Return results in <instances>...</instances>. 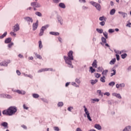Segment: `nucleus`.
I'll return each mask as SVG.
<instances>
[{"instance_id": "20", "label": "nucleus", "mask_w": 131, "mask_h": 131, "mask_svg": "<svg viewBox=\"0 0 131 131\" xmlns=\"http://www.w3.org/2000/svg\"><path fill=\"white\" fill-rule=\"evenodd\" d=\"M49 34H51V35L58 36L60 35V33L57 32H49Z\"/></svg>"}, {"instance_id": "45", "label": "nucleus", "mask_w": 131, "mask_h": 131, "mask_svg": "<svg viewBox=\"0 0 131 131\" xmlns=\"http://www.w3.org/2000/svg\"><path fill=\"white\" fill-rule=\"evenodd\" d=\"M103 69L102 67H98L97 70V72H102L103 71Z\"/></svg>"}, {"instance_id": "21", "label": "nucleus", "mask_w": 131, "mask_h": 131, "mask_svg": "<svg viewBox=\"0 0 131 131\" xmlns=\"http://www.w3.org/2000/svg\"><path fill=\"white\" fill-rule=\"evenodd\" d=\"M11 41H12V38L11 37L7 38L5 40V43H10Z\"/></svg>"}, {"instance_id": "60", "label": "nucleus", "mask_w": 131, "mask_h": 131, "mask_svg": "<svg viewBox=\"0 0 131 131\" xmlns=\"http://www.w3.org/2000/svg\"><path fill=\"white\" fill-rule=\"evenodd\" d=\"M54 129L55 131H59L60 130V129H59V127H54Z\"/></svg>"}, {"instance_id": "11", "label": "nucleus", "mask_w": 131, "mask_h": 131, "mask_svg": "<svg viewBox=\"0 0 131 131\" xmlns=\"http://www.w3.org/2000/svg\"><path fill=\"white\" fill-rule=\"evenodd\" d=\"M15 92V93H17V94H19V95H25V94H26V92L23 90L20 91L19 90H17Z\"/></svg>"}, {"instance_id": "31", "label": "nucleus", "mask_w": 131, "mask_h": 131, "mask_svg": "<svg viewBox=\"0 0 131 131\" xmlns=\"http://www.w3.org/2000/svg\"><path fill=\"white\" fill-rule=\"evenodd\" d=\"M106 19L107 18L104 16L99 17L100 21H106Z\"/></svg>"}, {"instance_id": "49", "label": "nucleus", "mask_w": 131, "mask_h": 131, "mask_svg": "<svg viewBox=\"0 0 131 131\" xmlns=\"http://www.w3.org/2000/svg\"><path fill=\"white\" fill-rule=\"evenodd\" d=\"M128 23L126 24V27H129L130 28L131 27V23L127 21Z\"/></svg>"}, {"instance_id": "32", "label": "nucleus", "mask_w": 131, "mask_h": 131, "mask_svg": "<svg viewBox=\"0 0 131 131\" xmlns=\"http://www.w3.org/2000/svg\"><path fill=\"white\" fill-rule=\"evenodd\" d=\"M96 31H97V32H98V33H100V34L102 33H103L104 32H103V30L102 29H96Z\"/></svg>"}, {"instance_id": "1", "label": "nucleus", "mask_w": 131, "mask_h": 131, "mask_svg": "<svg viewBox=\"0 0 131 131\" xmlns=\"http://www.w3.org/2000/svg\"><path fill=\"white\" fill-rule=\"evenodd\" d=\"M63 59L65 61L66 64H68L70 68H73L72 61H71L74 59L73 58V51L71 50L68 53V56H64Z\"/></svg>"}, {"instance_id": "16", "label": "nucleus", "mask_w": 131, "mask_h": 131, "mask_svg": "<svg viewBox=\"0 0 131 131\" xmlns=\"http://www.w3.org/2000/svg\"><path fill=\"white\" fill-rule=\"evenodd\" d=\"M92 65L93 67H94L95 68H97V67H98V62H97V60L95 59L93 61V62Z\"/></svg>"}, {"instance_id": "62", "label": "nucleus", "mask_w": 131, "mask_h": 131, "mask_svg": "<svg viewBox=\"0 0 131 131\" xmlns=\"http://www.w3.org/2000/svg\"><path fill=\"white\" fill-rule=\"evenodd\" d=\"M16 73L17 74V75H21V72H20V71L19 70H16Z\"/></svg>"}, {"instance_id": "37", "label": "nucleus", "mask_w": 131, "mask_h": 131, "mask_svg": "<svg viewBox=\"0 0 131 131\" xmlns=\"http://www.w3.org/2000/svg\"><path fill=\"white\" fill-rule=\"evenodd\" d=\"M38 43H39V48L40 50H41V49H42V43L41 42V41L40 40L39 41Z\"/></svg>"}, {"instance_id": "9", "label": "nucleus", "mask_w": 131, "mask_h": 131, "mask_svg": "<svg viewBox=\"0 0 131 131\" xmlns=\"http://www.w3.org/2000/svg\"><path fill=\"white\" fill-rule=\"evenodd\" d=\"M1 98H6L7 99H12V96L9 94H0Z\"/></svg>"}, {"instance_id": "58", "label": "nucleus", "mask_w": 131, "mask_h": 131, "mask_svg": "<svg viewBox=\"0 0 131 131\" xmlns=\"http://www.w3.org/2000/svg\"><path fill=\"white\" fill-rule=\"evenodd\" d=\"M104 95L107 96V97H109V96H110V93L106 92V93H104Z\"/></svg>"}, {"instance_id": "27", "label": "nucleus", "mask_w": 131, "mask_h": 131, "mask_svg": "<svg viewBox=\"0 0 131 131\" xmlns=\"http://www.w3.org/2000/svg\"><path fill=\"white\" fill-rule=\"evenodd\" d=\"M98 81V79H96L95 80H91V83L92 85L96 84V83Z\"/></svg>"}, {"instance_id": "30", "label": "nucleus", "mask_w": 131, "mask_h": 131, "mask_svg": "<svg viewBox=\"0 0 131 131\" xmlns=\"http://www.w3.org/2000/svg\"><path fill=\"white\" fill-rule=\"evenodd\" d=\"M115 12H116L115 9H113L111 10L110 14V15H114V14H115Z\"/></svg>"}, {"instance_id": "59", "label": "nucleus", "mask_w": 131, "mask_h": 131, "mask_svg": "<svg viewBox=\"0 0 131 131\" xmlns=\"http://www.w3.org/2000/svg\"><path fill=\"white\" fill-rule=\"evenodd\" d=\"M82 10H88V9H89V7L83 6L82 7Z\"/></svg>"}, {"instance_id": "25", "label": "nucleus", "mask_w": 131, "mask_h": 131, "mask_svg": "<svg viewBox=\"0 0 131 131\" xmlns=\"http://www.w3.org/2000/svg\"><path fill=\"white\" fill-rule=\"evenodd\" d=\"M59 6L60 8H61L62 9H65V8H66V6H65V4L63 3H60Z\"/></svg>"}, {"instance_id": "5", "label": "nucleus", "mask_w": 131, "mask_h": 131, "mask_svg": "<svg viewBox=\"0 0 131 131\" xmlns=\"http://www.w3.org/2000/svg\"><path fill=\"white\" fill-rule=\"evenodd\" d=\"M31 6L32 7H33V8H40L41 7V5L40 4L37 3V2H32L31 3Z\"/></svg>"}, {"instance_id": "34", "label": "nucleus", "mask_w": 131, "mask_h": 131, "mask_svg": "<svg viewBox=\"0 0 131 131\" xmlns=\"http://www.w3.org/2000/svg\"><path fill=\"white\" fill-rule=\"evenodd\" d=\"M35 14L38 17H41V16H42V14H41V13L38 11L36 12Z\"/></svg>"}, {"instance_id": "18", "label": "nucleus", "mask_w": 131, "mask_h": 131, "mask_svg": "<svg viewBox=\"0 0 131 131\" xmlns=\"http://www.w3.org/2000/svg\"><path fill=\"white\" fill-rule=\"evenodd\" d=\"M94 127L98 130H101V129H102V127L101 126V125H100V124H96L94 125Z\"/></svg>"}, {"instance_id": "7", "label": "nucleus", "mask_w": 131, "mask_h": 131, "mask_svg": "<svg viewBox=\"0 0 131 131\" xmlns=\"http://www.w3.org/2000/svg\"><path fill=\"white\" fill-rule=\"evenodd\" d=\"M37 27H38V20H36L35 23L33 24V31H35V30H36V29H37Z\"/></svg>"}, {"instance_id": "44", "label": "nucleus", "mask_w": 131, "mask_h": 131, "mask_svg": "<svg viewBox=\"0 0 131 131\" xmlns=\"http://www.w3.org/2000/svg\"><path fill=\"white\" fill-rule=\"evenodd\" d=\"M95 76L96 77V78H100L101 74L99 73H95Z\"/></svg>"}, {"instance_id": "8", "label": "nucleus", "mask_w": 131, "mask_h": 131, "mask_svg": "<svg viewBox=\"0 0 131 131\" xmlns=\"http://www.w3.org/2000/svg\"><path fill=\"white\" fill-rule=\"evenodd\" d=\"M19 30H20V26H19V24H16L14 26L13 31L14 32H17V31H19Z\"/></svg>"}, {"instance_id": "43", "label": "nucleus", "mask_w": 131, "mask_h": 131, "mask_svg": "<svg viewBox=\"0 0 131 131\" xmlns=\"http://www.w3.org/2000/svg\"><path fill=\"white\" fill-rule=\"evenodd\" d=\"M103 34L104 36V37H105V38H108V33H107V32H104L103 33Z\"/></svg>"}, {"instance_id": "28", "label": "nucleus", "mask_w": 131, "mask_h": 131, "mask_svg": "<svg viewBox=\"0 0 131 131\" xmlns=\"http://www.w3.org/2000/svg\"><path fill=\"white\" fill-rule=\"evenodd\" d=\"M105 79H106V77L103 75V77L100 78V81H101V82H105L106 81Z\"/></svg>"}, {"instance_id": "23", "label": "nucleus", "mask_w": 131, "mask_h": 131, "mask_svg": "<svg viewBox=\"0 0 131 131\" xmlns=\"http://www.w3.org/2000/svg\"><path fill=\"white\" fill-rule=\"evenodd\" d=\"M123 131H131V126H127L125 127V128L123 129Z\"/></svg>"}, {"instance_id": "15", "label": "nucleus", "mask_w": 131, "mask_h": 131, "mask_svg": "<svg viewBox=\"0 0 131 131\" xmlns=\"http://www.w3.org/2000/svg\"><path fill=\"white\" fill-rule=\"evenodd\" d=\"M9 63H10V61L8 62H6V61H3L0 63V66H5L6 67H7V66H8V64H9Z\"/></svg>"}, {"instance_id": "40", "label": "nucleus", "mask_w": 131, "mask_h": 131, "mask_svg": "<svg viewBox=\"0 0 131 131\" xmlns=\"http://www.w3.org/2000/svg\"><path fill=\"white\" fill-rule=\"evenodd\" d=\"M33 97L35 99H36V98H39V95L37 94H33Z\"/></svg>"}, {"instance_id": "57", "label": "nucleus", "mask_w": 131, "mask_h": 131, "mask_svg": "<svg viewBox=\"0 0 131 131\" xmlns=\"http://www.w3.org/2000/svg\"><path fill=\"white\" fill-rule=\"evenodd\" d=\"M100 25H101V26H104V25H105V21H102L101 22H100L99 23Z\"/></svg>"}, {"instance_id": "22", "label": "nucleus", "mask_w": 131, "mask_h": 131, "mask_svg": "<svg viewBox=\"0 0 131 131\" xmlns=\"http://www.w3.org/2000/svg\"><path fill=\"white\" fill-rule=\"evenodd\" d=\"M115 62H116V58H114L111 60L110 64L111 65H114V64H115Z\"/></svg>"}, {"instance_id": "38", "label": "nucleus", "mask_w": 131, "mask_h": 131, "mask_svg": "<svg viewBox=\"0 0 131 131\" xmlns=\"http://www.w3.org/2000/svg\"><path fill=\"white\" fill-rule=\"evenodd\" d=\"M24 76H25L26 77H29L30 78H33V76H32V75H28L24 74Z\"/></svg>"}, {"instance_id": "33", "label": "nucleus", "mask_w": 131, "mask_h": 131, "mask_svg": "<svg viewBox=\"0 0 131 131\" xmlns=\"http://www.w3.org/2000/svg\"><path fill=\"white\" fill-rule=\"evenodd\" d=\"M121 57L122 59H125L127 57V54L126 53H123V54L121 55Z\"/></svg>"}, {"instance_id": "29", "label": "nucleus", "mask_w": 131, "mask_h": 131, "mask_svg": "<svg viewBox=\"0 0 131 131\" xmlns=\"http://www.w3.org/2000/svg\"><path fill=\"white\" fill-rule=\"evenodd\" d=\"M7 34H8V33L7 32H5V33L0 36V39H3V38H4V37H5V36H7Z\"/></svg>"}, {"instance_id": "52", "label": "nucleus", "mask_w": 131, "mask_h": 131, "mask_svg": "<svg viewBox=\"0 0 131 131\" xmlns=\"http://www.w3.org/2000/svg\"><path fill=\"white\" fill-rule=\"evenodd\" d=\"M97 93L99 94V96H103V94H102L101 90H97Z\"/></svg>"}, {"instance_id": "14", "label": "nucleus", "mask_w": 131, "mask_h": 131, "mask_svg": "<svg viewBox=\"0 0 131 131\" xmlns=\"http://www.w3.org/2000/svg\"><path fill=\"white\" fill-rule=\"evenodd\" d=\"M2 126H4V128H9V126H8V123L7 122H3L1 123Z\"/></svg>"}, {"instance_id": "48", "label": "nucleus", "mask_w": 131, "mask_h": 131, "mask_svg": "<svg viewBox=\"0 0 131 131\" xmlns=\"http://www.w3.org/2000/svg\"><path fill=\"white\" fill-rule=\"evenodd\" d=\"M116 57L117 61H119V60H120V57L119 56V55L116 54Z\"/></svg>"}, {"instance_id": "54", "label": "nucleus", "mask_w": 131, "mask_h": 131, "mask_svg": "<svg viewBox=\"0 0 131 131\" xmlns=\"http://www.w3.org/2000/svg\"><path fill=\"white\" fill-rule=\"evenodd\" d=\"M23 108L24 109H25V110H28V109H29V107L26 106V105L25 104L23 105Z\"/></svg>"}, {"instance_id": "6", "label": "nucleus", "mask_w": 131, "mask_h": 131, "mask_svg": "<svg viewBox=\"0 0 131 131\" xmlns=\"http://www.w3.org/2000/svg\"><path fill=\"white\" fill-rule=\"evenodd\" d=\"M24 19H25V20L28 22L29 25H30V22L31 23H33V19L30 17L27 16L24 17Z\"/></svg>"}, {"instance_id": "56", "label": "nucleus", "mask_w": 131, "mask_h": 131, "mask_svg": "<svg viewBox=\"0 0 131 131\" xmlns=\"http://www.w3.org/2000/svg\"><path fill=\"white\" fill-rule=\"evenodd\" d=\"M8 46V48H12V46H14V43L11 42L10 43H9Z\"/></svg>"}, {"instance_id": "24", "label": "nucleus", "mask_w": 131, "mask_h": 131, "mask_svg": "<svg viewBox=\"0 0 131 131\" xmlns=\"http://www.w3.org/2000/svg\"><path fill=\"white\" fill-rule=\"evenodd\" d=\"M83 108H84V111L86 114V115H90V113H89V111H88V108L85 107V105H84Z\"/></svg>"}, {"instance_id": "4", "label": "nucleus", "mask_w": 131, "mask_h": 131, "mask_svg": "<svg viewBox=\"0 0 131 131\" xmlns=\"http://www.w3.org/2000/svg\"><path fill=\"white\" fill-rule=\"evenodd\" d=\"M91 5H92V6H94V7H95V8L97 9L98 11H101V5L99 3H97L94 2H91Z\"/></svg>"}, {"instance_id": "51", "label": "nucleus", "mask_w": 131, "mask_h": 131, "mask_svg": "<svg viewBox=\"0 0 131 131\" xmlns=\"http://www.w3.org/2000/svg\"><path fill=\"white\" fill-rule=\"evenodd\" d=\"M87 116V118L89 120H90V121H92V118H91V116H90V114L89 115H86Z\"/></svg>"}, {"instance_id": "2", "label": "nucleus", "mask_w": 131, "mask_h": 131, "mask_svg": "<svg viewBox=\"0 0 131 131\" xmlns=\"http://www.w3.org/2000/svg\"><path fill=\"white\" fill-rule=\"evenodd\" d=\"M8 111H9L10 116L14 115L18 111V108L16 106H10L8 108Z\"/></svg>"}, {"instance_id": "46", "label": "nucleus", "mask_w": 131, "mask_h": 131, "mask_svg": "<svg viewBox=\"0 0 131 131\" xmlns=\"http://www.w3.org/2000/svg\"><path fill=\"white\" fill-rule=\"evenodd\" d=\"M58 107H62L63 106L62 102H59L57 104Z\"/></svg>"}, {"instance_id": "3", "label": "nucleus", "mask_w": 131, "mask_h": 131, "mask_svg": "<svg viewBox=\"0 0 131 131\" xmlns=\"http://www.w3.org/2000/svg\"><path fill=\"white\" fill-rule=\"evenodd\" d=\"M49 27H50V25H46L45 26H42L40 30L39 36H42V35H43L45 30H46V29H47V28H49Z\"/></svg>"}, {"instance_id": "61", "label": "nucleus", "mask_w": 131, "mask_h": 131, "mask_svg": "<svg viewBox=\"0 0 131 131\" xmlns=\"http://www.w3.org/2000/svg\"><path fill=\"white\" fill-rule=\"evenodd\" d=\"M93 101H94L95 102H99V101H100V99L98 98H94L93 99Z\"/></svg>"}, {"instance_id": "10", "label": "nucleus", "mask_w": 131, "mask_h": 131, "mask_svg": "<svg viewBox=\"0 0 131 131\" xmlns=\"http://www.w3.org/2000/svg\"><path fill=\"white\" fill-rule=\"evenodd\" d=\"M107 38L104 37H101V41L100 42V45H101V46H104L105 45V43H107Z\"/></svg>"}, {"instance_id": "41", "label": "nucleus", "mask_w": 131, "mask_h": 131, "mask_svg": "<svg viewBox=\"0 0 131 131\" xmlns=\"http://www.w3.org/2000/svg\"><path fill=\"white\" fill-rule=\"evenodd\" d=\"M91 73H94V72H96V70L93 68V67H91L90 68Z\"/></svg>"}, {"instance_id": "39", "label": "nucleus", "mask_w": 131, "mask_h": 131, "mask_svg": "<svg viewBox=\"0 0 131 131\" xmlns=\"http://www.w3.org/2000/svg\"><path fill=\"white\" fill-rule=\"evenodd\" d=\"M107 73H108V70H105L104 71H103L102 74V75H107Z\"/></svg>"}, {"instance_id": "53", "label": "nucleus", "mask_w": 131, "mask_h": 131, "mask_svg": "<svg viewBox=\"0 0 131 131\" xmlns=\"http://www.w3.org/2000/svg\"><path fill=\"white\" fill-rule=\"evenodd\" d=\"M119 85L120 88H124V86H125V84H124V83H120Z\"/></svg>"}, {"instance_id": "64", "label": "nucleus", "mask_w": 131, "mask_h": 131, "mask_svg": "<svg viewBox=\"0 0 131 131\" xmlns=\"http://www.w3.org/2000/svg\"><path fill=\"white\" fill-rule=\"evenodd\" d=\"M54 3H55L56 4H58L60 2V0H53Z\"/></svg>"}, {"instance_id": "13", "label": "nucleus", "mask_w": 131, "mask_h": 131, "mask_svg": "<svg viewBox=\"0 0 131 131\" xmlns=\"http://www.w3.org/2000/svg\"><path fill=\"white\" fill-rule=\"evenodd\" d=\"M57 18L58 23H60V25H63V19H62V17L58 16Z\"/></svg>"}, {"instance_id": "17", "label": "nucleus", "mask_w": 131, "mask_h": 131, "mask_svg": "<svg viewBox=\"0 0 131 131\" xmlns=\"http://www.w3.org/2000/svg\"><path fill=\"white\" fill-rule=\"evenodd\" d=\"M2 113L4 115H9L10 116V112L9 111V109L7 110H4L2 112Z\"/></svg>"}, {"instance_id": "35", "label": "nucleus", "mask_w": 131, "mask_h": 131, "mask_svg": "<svg viewBox=\"0 0 131 131\" xmlns=\"http://www.w3.org/2000/svg\"><path fill=\"white\" fill-rule=\"evenodd\" d=\"M108 85H109L110 86H114V85H115V82H114V81H112V82H110V83H108Z\"/></svg>"}, {"instance_id": "47", "label": "nucleus", "mask_w": 131, "mask_h": 131, "mask_svg": "<svg viewBox=\"0 0 131 131\" xmlns=\"http://www.w3.org/2000/svg\"><path fill=\"white\" fill-rule=\"evenodd\" d=\"M114 31H115V30H114V29H110L108 30L109 33H113V32H114Z\"/></svg>"}, {"instance_id": "50", "label": "nucleus", "mask_w": 131, "mask_h": 131, "mask_svg": "<svg viewBox=\"0 0 131 131\" xmlns=\"http://www.w3.org/2000/svg\"><path fill=\"white\" fill-rule=\"evenodd\" d=\"M75 82L79 84V83H80V80L78 78H76Z\"/></svg>"}, {"instance_id": "63", "label": "nucleus", "mask_w": 131, "mask_h": 131, "mask_svg": "<svg viewBox=\"0 0 131 131\" xmlns=\"http://www.w3.org/2000/svg\"><path fill=\"white\" fill-rule=\"evenodd\" d=\"M43 70H44L43 69H41L40 70L38 71V73H40V72H44Z\"/></svg>"}, {"instance_id": "42", "label": "nucleus", "mask_w": 131, "mask_h": 131, "mask_svg": "<svg viewBox=\"0 0 131 131\" xmlns=\"http://www.w3.org/2000/svg\"><path fill=\"white\" fill-rule=\"evenodd\" d=\"M72 84L73 86H75L76 88H79V85H77L75 82H72Z\"/></svg>"}, {"instance_id": "26", "label": "nucleus", "mask_w": 131, "mask_h": 131, "mask_svg": "<svg viewBox=\"0 0 131 131\" xmlns=\"http://www.w3.org/2000/svg\"><path fill=\"white\" fill-rule=\"evenodd\" d=\"M34 54H35V56L37 59H39L40 60H41L42 59V57H41V56H40V55L37 54V53H34Z\"/></svg>"}, {"instance_id": "12", "label": "nucleus", "mask_w": 131, "mask_h": 131, "mask_svg": "<svg viewBox=\"0 0 131 131\" xmlns=\"http://www.w3.org/2000/svg\"><path fill=\"white\" fill-rule=\"evenodd\" d=\"M112 96L114 97H116V98H118V99H121V95H120V94L119 93H112Z\"/></svg>"}, {"instance_id": "36", "label": "nucleus", "mask_w": 131, "mask_h": 131, "mask_svg": "<svg viewBox=\"0 0 131 131\" xmlns=\"http://www.w3.org/2000/svg\"><path fill=\"white\" fill-rule=\"evenodd\" d=\"M112 71H113V73H112L111 74V77H112V76H113V75H115V74H116V70H112Z\"/></svg>"}, {"instance_id": "55", "label": "nucleus", "mask_w": 131, "mask_h": 131, "mask_svg": "<svg viewBox=\"0 0 131 131\" xmlns=\"http://www.w3.org/2000/svg\"><path fill=\"white\" fill-rule=\"evenodd\" d=\"M72 109H73V107H72V106H69V107L68 108V111H70V112H71V110H72Z\"/></svg>"}, {"instance_id": "19", "label": "nucleus", "mask_w": 131, "mask_h": 131, "mask_svg": "<svg viewBox=\"0 0 131 131\" xmlns=\"http://www.w3.org/2000/svg\"><path fill=\"white\" fill-rule=\"evenodd\" d=\"M118 13L123 16V18H125V17H127V13L125 12H122V11H119Z\"/></svg>"}]
</instances>
